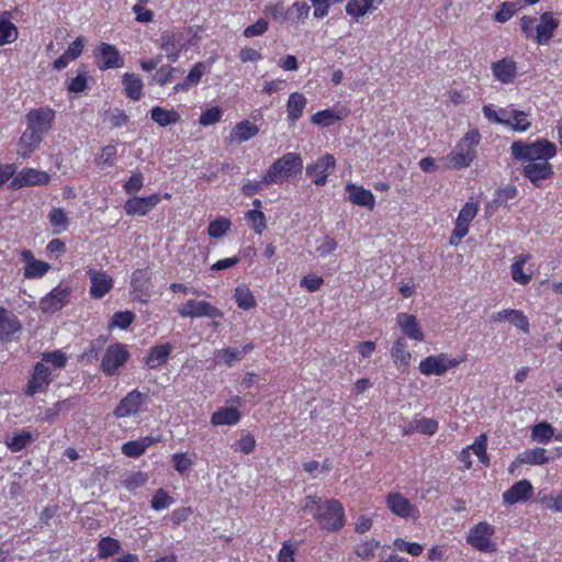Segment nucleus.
Here are the masks:
<instances>
[{"instance_id": "nucleus-1", "label": "nucleus", "mask_w": 562, "mask_h": 562, "mask_svg": "<svg viewBox=\"0 0 562 562\" xmlns=\"http://www.w3.org/2000/svg\"><path fill=\"white\" fill-rule=\"evenodd\" d=\"M303 510L314 512V518L326 531H339L346 522L344 507L336 499L322 502L321 497L316 495L307 496Z\"/></svg>"}, {"instance_id": "nucleus-2", "label": "nucleus", "mask_w": 562, "mask_h": 562, "mask_svg": "<svg viewBox=\"0 0 562 562\" xmlns=\"http://www.w3.org/2000/svg\"><path fill=\"white\" fill-rule=\"evenodd\" d=\"M303 170V159L300 154L289 151L276 159L263 175V182L271 184H282L289 178L301 173Z\"/></svg>"}, {"instance_id": "nucleus-3", "label": "nucleus", "mask_w": 562, "mask_h": 562, "mask_svg": "<svg viewBox=\"0 0 562 562\" xmlns=\"http://www.w3.org/2000/svg\"><path fill=\"white\" fill-rule=\"evenodd\" d=\"M510 151L516 160L538 162L548 161L557 154V147L548 139L541 138L533 143L516 140L510 146Z\"/></svg>"}, {"instance_id": "nucleus-4", "label": "nucleus", "mask_w": 562, "mask_h": 562, "mask_svg": "<svg viewBox=\"0 0 562 562\" xmlns=\"http://www.w3.org/2000/svg\"><path fill=\"white\" fill-rule=\"evenodd\" d=\"M481 139L477 130H471L459 140L454 149L447 156L452 168L462 169L471 165L475 158V147Z\"/></svg>"}, {"instance_id": "nucleus-5", "label": "nucleus", "mask_w": 562, "mask_h": 562, "mask_svg": "<svg viewBox=\"0 0 562 562\" xmlns=\"http://www.w3.org/2000/svg\"><path fill=\"white\" fill-rule=\"evenodd\" d=\"M494 527L486 521L476 524L469 530L467 542L479 551L491 553L496 551V544L492 541Z\"/></svg>"}, {"instance_id": "nucleus-6", "label": "nucleus", "mask_w": 562, "mask_h": 562, "mask_svg": "<svg viewBox=\"0 0 562 562\" xmlns=\"http://www.w3.org/2000/svg\"><path fill=\"white\" fill-rule=\"evenodd\" d=\"M178 314L183 318H221L223 312L206 301L188 300L177 308Z\"/></svg>"}, {"instance_id": "nucleus-7", "label": "nucleus", "mask_w": 562, "mask_h": 562, "mask_svg": "<svg viewBox=\"0 0 562 562\" xmlns=\"http://www.w3.org/2000/svg\"><path fill=\"white\" fill-rule=\"evenodd\" d=\"M130 358V352L121 344L110 345L102 358L101 370L108 375H115Z\"/></svg>"}, {"instance_id": "nucleus-8", "label": "nucleus", "mask_w": 562, "mask_h": 562, "mask_svg": "<svg viewBox=\"0 0 562 562\" xmlns=\"http://www.w3.org/2000/svg\"><path fill=\"white\" fill-rule=\"evenodd\" d=\"M336 159L331 154H325L313 164L307 165L306 176L312 178L313 182L323 187L327 182V177L335 170Z\"/></svg>"}, {"instance_id": "nucleus-9", "label": "nucleus", "mask_w": 562, "mask_h": 562, "mask_svg": "<svg viewBox=\"0 0 562 562\" xmlns=\"http://www.w3.org/2000/svg\"><path fill=\"white\" fill-rule=\"evenodd\" d=\"M55 121V111L49 108L31 110L26 114V127L45 136Z\"/></svg>"}, {"instance_id": "nucleus-10", "label": "nucleus", "mask_w": 562, "mask_h": 562, "mask_svg": "<svg viewBox=\"0 0 562 562\" xmlns=\"http://www.w3.org/2000/svg\"><path fill=\"white\" fill-rule=\"evenodd\" d=\"M386 506L392 514L403 519H417L419 517L418 508L398 492L387 494Z\"/></svg>"}, {"instance_id": "nucleus-11", "label": "nucleus", "mask_w": 562, "mask_h": 562, "mask_svg": "<svg viewBox=\"0 0 562 562\" xmlns=\"http://www.w3.org/2000/svg\"><path fill=\"white\" fill-rule=\"evenodd\" d=\"M460 363L457 359H449L446 353L426 357L419 363V371L424 375H442L449 369Z\"/></svg>"}, {"instance_id": "nucleus-12", "label": "nucleus", "mask_w": 562, "mask_h": 562, "mask_svg": "<svg viewBox=\"0 0 562 562\" xmlns=\"http://www.w3.org/2000/svg\"><path fill=\"white\" fill-rule=\"evenodd\" d=\"M50 177L47 172L33 168L23 169L9 184L11 190H18L29 186L48 184Z\"/></svg>"}, {"instance_id": "nucleus-13", "label": "nucleus", "mask_w": 562, "mask_h": 562, "mask_svg": "<svg viewBox=\"0 0 562 562\" xmlns=\"http://www.w3.org/2000/svg\"><path fill=\"white\" fill-rule=\"evenodd\" d=\"M146 395L138 390L127 393L117 404L113 414L117 418H125L138 413L140 406L145 403Z\"/></svg>"}, {"instance_id": "nucleus-14", "label": "nucleus", "mask_w": 562, "mask_h": 562, "mask_svg": "<svg viewBox=\"0 0 562 562\" xmlns=\"http://www.w3.org/2000/svg\"><path fill=\"white\" fill-rule=\"evenodd\" d=\"M70 289L57 286L40 301V307L44 313H55L69 302Z\"/></svg>"}, {"instance_id": "nucleus-15", "label": "nucleus", "mask_w": 562, "mask_h": 562, "mask_svg": "<svg viewBox=\"0 0 562 562\" xmlns=\"http://www.w3.org/2000/svg\"><path fill=\"white\" fill-rule=\"evenodd\" d=\"M95 56L98 58V67L101 70L120 68L124 65L123 58L116 47L108 43L100 44Z\"/></svg>"}, {"instance_id": "nucleus-16", "label": "nucleus", "mask_w": 562, "mask_h": 562, "mask_svg": "<svg viewBox=\"0 0 562 562\" xmlns=\"http://www.w3.org/2000/svg\"><path fill=\"white\" fill-rule=\"evenodd\" d=\"M160 202L159 194L155 193L146 198L135 196L128 199L124 204V211L127 215L145 216Z\"/></svg>"}, {"instance_id": "nucleus-17", "label": "nucleus", "mask_w": 562, "mask_h": 562, "mask_svg": "<svg viewBox=\"0 0 562 562\" xmlns=\"http://www.w3.org/2000/svg\"><path fill=\"white\" fill-rule=\"evenodd\" d=\"M159 47L167 53L170 61H177L183 48L182 35L172 31H165L159 37Z\"/></svg>"}, {"instance_id": "nucleus-18", "label": "nucleus", "mask_w": 562, "mask_h": 562, "mask_svg": "<svg viewBox=\"0 0 562 562\" xmlns=\"http://www.w3.org/2000/svg\"><path fill=\"white\" fill-rule=\"evenodd\" d=\"M491 69L494 78L504 85L514 82L517 77V64L509 57L494 61Z\"/></svg>"}, {"instance_id": "nucleus-19", "label": "nucleus", "mask_w": 562, "mask_h": 562, "mask_svg": "<svg viewBox=\"0 0 562 562\" xmlns=\"http://www.w3.org/2000/svg\"><path fill=\"white\" fill-rule=\"evenodd\" d=\"M522 175L529 179L532 184L540 187L544 180L553 175V169L548 161L529 162L524 167Z\"/></svg>"}, {"instance_id": "nucleus-20", "label": "nucleus", "mask_w": 562, "mask_h": 562, "mask_svg": "<svg viewBox=\"0 0 562 562\" xmlns=\"http://www.w3.org/2000/svg\"><path fill=\"white\" fill-rule=\"evenodd\" d=\"M151 278L149 268L137 269L132 274L131 285L135 293V297L143 303H146L149 297L148 283Z\"/></svg>"}, {"instance_id": "nucleus-21", "label": "nucleus", "mask_w": 562, "mask_h": 562, "mask_svg": "<svg viewBox=\"0 0 562 562\" xmlns=\"http://www.w3.org/2000/svg\"><path fill=\"white\" fill-rule=\"evenodd\" d=\"M533 487L530 481L521 480L516 482L503 494L505 504L514 505L519 502H526L532 494Z\"/></svg>"}, {"instance_id": "nucleus-22", "label": "nucleus", "mask_w": 562, "mask_h": 562, "mask_svg": "<svg viewBox=\"0 0 562 562\" xmlns=\"http://www.w3.org/2000/svg\"><path fill=\"white\" fill-rule=\"evenodd\" d=\"M21 256L25 261L24 278L26 279L42 278L50 269L49 263L35 259L31 250H23Z\"/></svg>"}, {"instance_id": "nucleus-23", "label": "nucleus", "mask_w": 562, "mask_h": 562, "mask_svg": "<svg viewBox=\"0 0 562 562\" xmlns=\"http://www.w3.org/2000/svg\"><path fill=\"white\" fill-rule=\"evenodd\" d=\"M509 322L515 327L519 328L524 333H529V321L527 316L524 315L521 311L518 310H503L497 313H494L491 316V322L501 323V322Z\"/></svg>"}, {"instance_id": "nucleus-24", "label": "nucleus", "mask_w": 562, "mask_h": 562, "mask_svg": "<svg viewBox=\"0 0 562 562\" xmlns=\"http://www.w3.org/2000/svg\"><path fill=\"white\" fill-rule=\"evenodd\" d=\"M43 138L44 136L26 127L18 143V155L29 158L40 147Z\"/></svg>"}, {"instance_id": "nucleus-25", "label": "nucleus", "mask_w": 562, "mask_h": 562, "mask_svg": "<svg viewBox=\"0 0 562 562\" xmlns=\"http://www.w3.org/2000/svg\"><path fill=\"white\" fill-rule=\"evenodd\" d=\"M90 294L94 299L103 297L113 286V280L105 272L89 270Z\"/></svg>"}, {"instance_id": "nucleus-26", "label": "nucleus", "mask_w": 562, "mask_h": 562, "mask_svg": "<svg viewBox=\"0 0 562 562\" xmlns=\"http://www.w3.org/2000/svg\"><path fill=\"white\" fill-rule=\"evenodd\" d=\"M346 191L348 192V200L359 206L368 207L369 210H373L375 206V199L373 193L370 190L364 189L361 186H356L353 183H348L346 186Z\"/></svg>"}, {"instance_id": "nucleus-27", "label": "nucleus", "mask_w": 562, "mask_h": 562, "mask_svg": "<svg viewBox=\"0 0 562 562\" xmlns=\"http://www.w3.org/2000/svg\"><path fill=\"white\" fill-rule=\"evenodd\" d=\"M558 27L559 21L552 16L551 12H544L540 16V22L536 25V42L540 45L549 43Z\"/></svg>"}, {"instance_id": "nucleus-28", "label": "nucleus", "mask_w": 562, "mask_h": 562, "mask_svg": "<svg viewBox=\"0 0 562 562\" xmlns=\"http://www.w3.org/2000/svg\"><path fill=\"white\" fill-rule=\"evenodd\" d=\"M21 329L22 325L19 318L5 308L0 307V340L9 341Z\"/></svg>"}, {"instance_id": "nucleus-29", "label": "nucleus", "mask_w": 562, "mask_h": 562, "mask_svg": "<svg viewBox=\"0 0 562 562\" xmlns=\"http://www.w3.org/2000/svg\"><path fill=\"white\" fill-rule=\"evenodd\" d=\"M396 323L401 327L403 334L409 339L422 341L424 339L423 330L414 315L400 313Z\"/></svg>"}, {"instance_id": "nucleus-30", "label": "nucleus", "mask_w": 562, "mask_h": 562, "mask_svg": "<svg viewBox=\"0 0 562 562\" xmlns=\"http://www.w3.org/2000/svg\"><path fill=\"white\" fill-rule=\"evenodd\" d=\"M49 369L45 364L38 362L34 368L32 379L27 383L26 393L32 396L38 392L44 391L49 384Z\"/></svg>"}, {"instance_id": "nucleus-31", "label": "nucleus", "mask_w": 562, "mask_h": 562, "mask_svg": "<svg viewBox=\"0 0 562 562\" xmlns=\"http://www.w3.org/2000/svg\"><path fill=\"white\" fill-rule=\"evenodd\" d=\"M259 133V127L248 120L237 123L231 131L228 140L235 144H241L255 137Z\"/></svg>"}, {"instance_id": "nucleus-32", "label": "nucleus", "mask_w": 562, "mask_h": 562, "mask_svg": "<svg viewBox=\"0 0 562 562\" xmlns=\"http://www.w3.org/2000/svg\"><path fill=\"white\" fill-rule=\"evenodd\" d=\"M159 438L154 437H142L137 440H132L125 442L121 450L122 453L128 458H138L142 454L145 453V451L153 446L154 443L158 442Z\"/></svg>"}, {"instance_id": "nucleus-33", "label": "nucleus", "mask_w": 562, "mask_h": 562, "mask_svg": "<svg viewBox=\"0 0 562 562\" xmlns=\"http://www.w3.org/2000/svg\"><path fill=\"white\" fill-rule=\"evenodd\" d=\"M172 351L170 344L156 345L150 348L148 356L145 359L146 366L149 369H157L165 364Z\"/></svg>"}, {"instance_id": "nucleus-34", "label": "nucleus", "mask_w": 562, "mask_h": 562, "mask_svg": "<svg viewBox=\"0 0 562 562\" xmlns=\"http://www.w3.org/2000/svg\"><path fill=\"white\" fill-rule=\"evenodd\" d=\"M306 98L303 93L293 92L290 94L286 103L288 119L293 124L302 116L306 106Z\"/></svg>"}, {"instance_id": "nucleus-35", "label": "nucleus", "mask_w": 562, "mask_h": 562, "mask_svg": "<svg viewBox=\"0 0 562 562\" xmlns=\"http://www.w3.org/2000/svg\"><path fill=\"white\" fill-rule=\"evenodd\" d=\"M150 117L161 127L176 124L181 120L179 113H177L175 110H167L161 106H154L150 110Z\"/></svg>"}, {"instance_id": "nucleus-36", "label": "nucleus", "mask_w": 562, "mask_h": 562, "mask_svg": "<svg viewBox=\"0 0 562 562\" xmlns=\"http://www.w3.org/2000/svg\"><path fill=\"white\" fill-rule=\"evenodd\" d=\"M240 419V413L235 407H222L215 413H213L211 417V423L214 426L222 425H235Z\"/></svg>"}, {"instance_id": "nucleus-37", "label": "nucleus", "mask_w": 562, "mask_h": 562, "mask_svg": "<svg viewBox=\"0 0 562 562\" xmlns=\"http://www.w3.org/2000/svg\"><path fill=\"white\" fill-rule=\"evenodd\" d=\"M122 82L125 94L132 100H139L142 97L143 81L136 74L123 75Z\"/></svg>"}, {"instance_id": "nucleus-38", "label": "nucleus", "mask_w": 562, "mask_h": 562, "mask_svg": "<svg viewBox=\"0 0 562 562\" xmlns=\"http://www.w3.org/2000/svg\"><path fill=\"white\" fill-rule=\"evenodd\" d=\"M517 462L531 465H543L549 462L546 449L535 448L526 450L517 457Z\"/></svg>"}, {"instance_id": "nucleus-39", "label": "nucleus", "mask_w": 562, "mask_h": 562, "mask_svg": "<svg viewBox=\"0 0 562 562\" xmlns=\"http://www.w3.org/2000/svg\"><path fill=\"white\" fill-rule=\"evenodd\" d=\"M48 221L54 227V234H61L68 229L69 218L61 207H53L48 214Z\"/></svg>"}, {"instance_id": "nucleus-40", "label": "nucleus", "mask_w": 562, "mask_h": 562, "mask_svg": "<svg viewBox=\"0 0 562 562\" xmlns=\"http://www.w3.org/2000/svg\"><path fill=\"white\" fill-rule=\"evenodd\" d=\"M528 259H529L528 255H520V256L516 257L514 263L510 267V273H512L513 280L522 285L528 284L531 280V274H527L522 270L524 265L527 262Z\"/></svg>"}, {"instance_id": "nucleus-41", "label": "nucleus", "mask_w": 562, "mask_h": 562, "mask_svg": "<svg viewBox=\"0 0 562 562\" xmlns=\"http://www.w3.org/2000/svg\"><path fill=\"white\" fill-rule=\"evenodd\" d=\"M121 551L119 540L112 537H104L98 543V558L105 560Z\"/></svg>"}, {"instance_id": "nucleus-42", "label": "nucleus", "mask_w": 562, "mask_h": 562, "mask_svg": "<svg viewBox=\"0 0 562 562\" xmlns=\"http://www.w3.org/2000/svg\"><path fill=\"white\" fill-rule=\"evenodd\" d=\"M392 358L395 364L406 366L409 363L412 355L407 349L404 338H398L392 348Z\"/></svg>"}, {"instance_id": "nucleus-43", "label": "nucleus", "mask_w": 562, "mask_h": 562, "mask_svg": "<svg viewBox=\"0 0 562 562\" xmlns=\"http://www.w3.org/2000/svg\"><path fill=\"white\" fill-rule=\"evenodd\" d=\"M373 0H349L346 5V12L353 16H363L373 9Z\"/></svg>"}, {"instance_id": "nucleus-44", "label": "nucleus", "mask_w": 562, "mask_h": 562, "mask_svg": "<svg viewBox=\"0 0 562 562\" xmlns=\"http://www.w3.org/2000/svg\"><path fill=\"white\" fill-rule=\"evenodd\" d=\"M18 27L9 20L0 19V46L18 40Z\"/></svg>"}, {"instance_id": "nucleus-45", "label": "nucleus", "mask_w": 562, "mask_h": 562, "mask_svg": "<svg viewBox=\"0 0 562 562\" xmlns=\"http://www.w3.org/2000/svg\"><path fill=\"white\" fill-rule=\"evenodd\" d=\"M344 119V113L341 111L335 112L333 110H323L319 112H316L312 116V122L317 125L322 126H329L334 124L337 121H340Z\"/></svg>"}, {"instance_id": "nucleus-46", "label": "nucleus", "mask_w": 562, "mask_h": 562, "mask_svg": "<svg viewBox=\"0 0 562 562\" xmlns=\"http://www.w3.org/2000/svg\"><path fill=\"white\" fill-rule=\"evenodd\" d=\"M236 304L241 310H249L255 306L256 301L251 291L246 286H237L234 294Z\"/></svg>"}, {"instance_id": "nucleus-47", "label": "nucleus", "mask_w": 562, "mask_h": 562, "mask_svg": "<svg viewBox=\"0 0 562 562\" xmlns=\"http://www.w3.org/2000/svg\"><path fill=\"white\" fill-rule=\"evenodd\" d=\"M553 435V427L546 422L537 424L531 431L532 439L540 443H548Z\"/></svg>"}, {"instance_id": "nucleus-48", "label": "nucleus", "mask_w": 562, "mask_h": 562, "mask_svg": "<svg viewBox=\"0 0 562 562\" xmlns=\"http://www.w3.org/2000/svg\"><path fill=\"white\" fill-rule=\"evenodd\" d=\"M33 440V435L29 431L16 434L12 438L5 439L7 447L13 451L19 452L24 449Z\"/></svg>"}, {"instance_id": "nucleus-49", "label": "nucleus", "mask_w": 562, "mask_h": 562, "mask_svg": "<svg viewBox=\"0 0 562 562\" xmlns=\"http://www.w3.org/2000/svg\"><path fill=\"white\" fill-rule=\"evenodd\" d=\"M526 116L525 112L515 110L513 111L512 119H506L505 126L517 132H526L531 126Z\"/></svg>"}, {"instance_id": "nucleus-50", "label": "nucleus", "mask_w": 562, "mask_h": 562, "mask_svg": "<svg viewBox=\"0 0 562 562\" xmlns=\"http://www.w3.org/2000/svg\"><path fill=\"white\" fill-rule=\"evenodd\" d=\"M245 217L257 234L260 235L266 229V216L260 210H250Z\"/></svg>"}, {"instance_id": "nucleus-51", "label": "nucleus", "mask_w": 562, "mask_h": 562, "mask_svg": "<svg viewBox=\"0 0 562 562\" xmlns=\"http://www.w3.org/2000/svg\"><path fill=\"white\" fill-rule=\"evenodd\" d=\"M171 461L175 470L181 475L189 472L194 464L193 459L188 453H173Z\"/></svg>"}, {"instance_id": "nucleus-52", "label": "nucleus", "mask_w": 562, "mask_h": 562, "mask_svg": "<svg viewBox=\"0 0 562 562\" xmlns=\"http://www.w3.org/2000/svg\"><path fill=\"white\" fill-rule=\"evenodd\" d=\"M231 228V221L221 217L210 223L207 234L213 238L223 237Z\"/></svg>"}, {"instance_id": "nucleus-53", "label": "nucleus", "mask_w": 562, "mask_h": 562, "mask_svg": "<svg viewBox=\"0 0 562 562\" xmlns=\"http://www.w3.org/2000/svg\"><path fill=\"white\" fill-rule=\"evenodd\" d=\"M88 77L87 68L82 65L78 75L69 82L68 90L75 93L85 91L87 88Z\"/></svg>"}, {"instance_id": "nucleus-54", "label": "nucleus", "mask_w": 562, "mask_h": 562, "mask_svg": "<svg viewBox=\"0 0 562 562\" xmlns=\"http://www.w3.org/2000/svg\"><path fill=\"white\" fill-rule=\"evenodd\" d=\"M487 437L480 435L475 441L468 448L471 449L483 464H488V457L486 453Z\"/></svg>"}, {"instance_id": "nucleus-55", "label": "nucleus", "mask_w": 562, "mask_h": 562, "mask_svg": "<svg viewBox=\"0 0 562 562\" xmlns=\"http://www.w3.org/2000/svg\"><path fill=\"white\" fill-rule=\"evenodd\" d=\"M173 503V499L169 494L164 490L159 488L156 491V494L154 495L150 504L151 508L155 510H161L165 508H168Z\"/></svg>"}, {"instance_id": "nucleus-56", "label": "nucleus", "mask_w": 562, "mask_h": 562, "mask_svg": "<svg viewBox=\"0 0 562 562\" xmlns=\"http://www.w3.org/2000/svg\"><path fill=\"white\" fill-rule=\"evenodd\" d=\"M148 481V475L144 472H134L130 474L124 481L123 485L128 491H134L138 487L144 486Z\"/></svg>"}, {"instance_id": "nucleus-57", "label": "nucleus", "mask_w": 562, "mask_h": 562, "mask_svg": "<svg viewBox=\"0 0 562 562\" xmlns=\"http://www.w3.org/2000/svg\"><path fill=\"white\" fill-rule=\"evenodd\" d=\"M177 71V68L171 67L170 65L161 66L153 77V81L158 83L159 86H166L173 78V74Z\"/></svg>"}, {"instance_id": "nucleus-58", "label": "nucleus", "mask_w": 562, "mask_h": 562, "mask_svg": "<svg viewBox=\"0 0 562 562\" xmlns=\"http://www.w3.org/2000/svg\"><path fill=\"white\" fill-rule=\"evenodd\" d=\"M222 113H223V111L218 106L210 108V109L205 110L204 112H202L199 123L202 126L213 125V124L220 122V120L222 117Z\"/></svg>"}, {"instance_id": "nucleus-59", "label": "nucleus", "mask_w": 562, "mask_h": 562, "mask_svg": "<svg viewBox=\"0 0 562 562\" xmlns=\"http://www.w3.org/2000/svg\"><path fill=\"white\" fill-rule=\"evenodd\" d=\"M541 505L552 512L562 513V492L557 495H542L539 497Z\"/></svg>"}, {"instance_id": "nucleus-60", "label": "nucleus", "mask_w": 562, "mask_h": 562, "mask_svg": "<svg viewBox=\"0 0 562 562\" xmlns=\"http://www.w3.org/2000/svg\"><path fill=\"white\" fill-rule=\"evenodd\" d=\"M394 546L397 550L407 552L413 557H418L423 553V546L417 542H408L403 539H396Z\"/></svg>"}, {"instance_id": "nucleus-61", "label": "nucleus", "mask_w": 562, "mask_h": 562, "mask_svg": "<svg viewBox=\"0 0 562 562\" xmlns=\"http://www.w3.org/2000/svg\"><path fill=\"white\" fill-rule=\"evenodd\" d=\"M268 27H269L268 21L265 19H259L256 23L247 26L244 30V36L248 37V38L255 37V36H260L268 31Z\"/></svg>"}, {"instance_id": "nucleus-62", "label": "nucleus", "mask_w": 562, "mask_h": 562, "mask_svg": "<svg viewBox=\"0 0 562 562\" xmlns=\"http://www.w3.org/2000/svg\"><path fill=\"white\" fill-rule=\"evenodd\" d=\"M477 205L475 203L468 202L459 212L457 222L469 225L470 222L475 217L477 213Z\"/></svg>"}, {"instance_id": "nucleus-63", "label": "nucleus", "mask_w": 562, "mask_h": 562, "mask_svg": "<svg viewBox=\"0 0 562 562\" xmlns=\"http://www.w3.org/2000/svg\"><path fill=\"white\" fill-rule=\"evenodd\" d=\"M378 547L379 542L366 541L357 546L355 553L363 560H369L374 555V551Z\"/></svg>"}, {"instance_id": "nucleus-64", "label": "nucleus", "mask_w": 562, "mask_h": 562, "mask_svg": "<svg viewBox=\"0 0 562 562\" xmlns=\"http://www.w3.org/2000/svg\"><path fill=\"white\" fill-rule=\"evenodd\" d=\"M134 314L130 311L116 312L112 317V325L126 329L134 321Z\"/></svg>"}]
</instances>
